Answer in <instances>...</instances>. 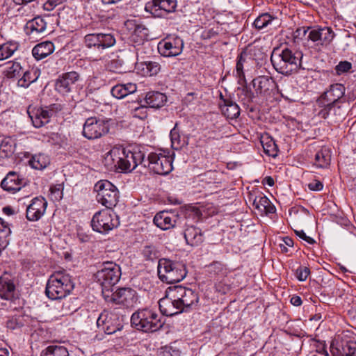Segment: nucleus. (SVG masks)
<instances>
[{
	"label": "nucleus",
	"mask_w": 356,
	"mask_h": 356,
	"mask_svg": "<svg viewBox=\"0 0 356 356\" xmlns=\"http://www.w3.org/2000/svg\"><path fill=\"white\" fill-rule=\"evenodd\" d=\"M303 54L301 51L293 52L284 48L280 53L273 51L270 60L274 68L280 74L289 75L297 72L302 67L301 60Z\"/></svg>",
	"instance_id": "nucleus-1"
},
{
	"label": "nucleus",
	"mask_w": 356,
	"mask_h": 356,
	"mask_svg": "<svg viewBox=\"0 0 356 356\" xmlns=\"http://www.w3.org/2000/svg\"><path fill=\"white\" fill-rule=\"evenodd\" d=\"M74 289L70 276L64 272L52 274L47 283L45 293L51 300L65 298Z\"/></svg>",
	"instance_id": "nucleus-2"
},
{
	"label": "nucleus",
	"mask_w": 356,
	"mask_h": 356,
	"mask_svg": "<svg viewBox=\"0 0 356 356\" xmlns=\"http://www.w3.org/2000/svg\"><path fill=\"white\" fill-rule=\"evenodd\" d=\"M131 323L138 330L144 332H153L162 327L164 323L155 311L143 309L132 314Z\"/></svg>",
	"instance_id": "nucleus-3"
},
{
	"label": "nucleus",
	"mask_w": 356,
	"mask_h": 356,
	"mask_svg": "<svg viewBox=\"0 0 356 356\" xmlns=\"http://www.w3.org/2000/svg\"><path fill=\"white\" fill-rule=\"evenodd\" d=\"M186 266L181 262H172L167 259H161L158 264V275L163 282L168 284L179 282L186 276Z\"/></svg>",
	"instance_id": "nucleus-4"
},
{
	"label": "nucleus",
	"mask_w": 356,
	"mask_h": 356,
	"mask_svg": "<svg viewBox=\"0 0 356 356\" xmlns=\"http://www.w3.org/2000/svg\"><path fill=\"white\" fill-rule=\"evenodd\" d=\"M121 276L120 267L115 263L107 261L103 263L95 274L97 282L102 286V291L110 293V289L116 284Z\"/></svg>",
	"instance_id": "nucleus-5"
},
{
	"label": "nucleus",
	"mask_w": 356,
	"mask_h": 356,
	"mask_svg": "<svg viewBox=\"0 0 356 356\" xmlns=\"http://www.w3.org/2000/svg\"><path fill=\"white\" fill-rule=\"evenodd\" d=\"M97 192L96 199L99 203L107 209L115 207L119 199V192L115 186L107 180L97 181L95 186Z\"/></svg>",
	"instance_id": "nucleus-6"
},
{
	"label": "nucleus",
	"mask_w": 356,
	"mask_h": 356,
	"mask_svg": "<svg viewBox=\"0 0 356 356\" xmlns=\"http://www.w3.org/2000/svg\"><path fill=\"white\" fill-rule=\"evenodd\" d=\"M145 161L151 172L160 175H166L173 169L172 156L163 152H152Z\"/></svg>",
	"instance_id": "nucleus-7"
},
{
	"label": "nucleus",
	"mask_w": 356,
	"mask_h": 356,
	"mask_svg": "<svg viewBox=\"0 0 356 356\" xmlns=\"http://www.w3.org/2000/svg\"><path fill=\"white\" fill-rule=\"evenodd\" d=\"M103 296L106 302L127 308L135 307L138 302L136 291L131 288L119 289L111 295L106 293V291L104 290Z\"/></svg>",
	"instance_id": "nucleus-8"
},
{
	"label": "nucleus",
	"mask_w": 356,
	"mask_h": 356,
	"mask_svg": "<svg viewBox=\"0 0 356 356\" xmlns=\"http://www.w3.org/2000/svg\"><path fill=\"white\" fill-rule=\"evenodd\" d=\"M170 289L174 293L171 297L177 300L183 312L197 307L199 297L193 290L181 285L170 286Z\"/></svg>",
	"instance_id": "nucleus-9"
},
{
	"label": "nucleus",
	"mask_w": 356,
	"mask_h": 356,
	"mask_svg": "<svg viewBox=\"0 0 356 356\" xmlns=\"http://www.w3.org/2000/svg\"><path fill=\"white\" fill-rule=\"evenodd\" d=\"M109 131L108 122L96 118H88L83 128V135L89 140L101 138Z\"/></svg>",
	"instance_id": "nucleus-10"
},
{
	"label": "nucleus",
	"mask_w": 356,
	"mask_h": 356,
	"mask_svg": "<svg viewBox=\"0 0 356 356\" xmlns=\"http://www.w3.org/2000/svg\"><path fill=\"white\" fill-rule=\"evenodd\" d=\"M121 162L120 171L124 172L134 170L139 165H142L145 168L147 166L145 154L138 149L135 148L132 150L123 148Z\"/></svg>",
	"instance_id": "nucleus-11"
},
{
	"label": "nucleus",
	"mask_w": 356,
	"mask_h": 356,
	"mask_svg": "<svg viewBox=\"0 0 356 356\" xmlns=\"http://www.w3.org/2000/svg\"><path fill=\"white\" fill-rule=\"evenodd\" d=\"M98 328L107 334H112L121 330L122 325L117 314L104 311L97 320Z\"/></svg>",
	"instance_id": "nucleus-12"
},
{
	"label": "nucleus",
	"mask_w": 356,
	"mask_h": 356,
	"mask_svg": "<svg viewBox=\"0 0 356 356\" xmlns=\"http://www.w3.org/2000/svg\"><path fill=\"white\" fill-rule=\"evenodd\" d=\"M248 200L252 204L257 214L261 216L273 213L275 211L274 205L261 193L250 192L248 196Z\"/></svg>",
	"instance_id": "nucleus-13"
},
{
	"label": "nucleus",
	"mask_w": 356,
	"mask_h": 356,
	"mask_svg": "<svg viewBox=\"0 0 356 356\" xmlns=\"http://www.w3.org/2000/svg\"><path fill=\"white\" fill-rule=\"evenodd\" d=\"M84 43L88 48L94 47L100 50L113 46L115 39L111 33H90L84 37Z\"/></svg>",
	"instance_id": "nucleus-14"
},
{
	"label": "nucleus",
	"mask_w": 356,
	"mask_h": 356,
	"mask_svg": "<svg viewBox=\"0 0 356 356\" xmlns=\"http://www.w3.org/2000/svg\"><path fill=\"white\" fill-rule=\"evenodd\" d=\"M176 0H152L145 5V10L154 17H163L175 11Z\"/></svg>",
	"instance_id": "nucleus-15"
},
{
	"label": "nucleus",
	"mask_w": 356,
	"mask_h": 356,
	"mask_svg": "<svg viewBox=\"0 0 356 356\" xmlns=\"http://www.w3.org/2000/svg\"><path fill=\"white\" fill-rule=\"evenodd\" d=\"M345 92L346 88L343 84H332L318 99V104L345 103Z\"/></svg>",
	"instance_id": "nucleus-16"
},
{
	"label": "nucleus",
	"mask_w": 356,
	"mask_h": 356,
	"mask_svg": "<svg viewBox=\"0 0 356 356\" xmlns=\"http://www.w3.org/2000/svg\"><path fill=\"white\" fill-rule=\"evenodd\" d=\"M79 79V74L75 71L63 73L56 79L55 89L63 95H68L72 91L75 83Z\"/></svg>",
	"instance_id": "nucleus-17"
},
{
	"label": "nucleus",
	"mask_w": 356,
	"mask_h": 356,
	"mask_svg": "<svg viewBox=\"0 0 356 356\" xmlns=\"http://www.w3.org/2000/svg\"><path fill=\"white\" fill-rule=\"evenodd\" d=\"M183 40L179 38H171L159 43L158 49L160 54L165 57L179 55L183 50Z\"/></svg>",
	"instance_id": "nucleus-18"
},
{
	"label": "nucleus",
	"mask_w": 356,
	"mask_h": 356,
	"mask_svg": "<svg viewBox=\"0 0 356 356\" xmlns=\"http://www.w3.org/2000/svg\"><path fill=\"white\" fill-rule=\"evenodd\" d=\"M173 295L174 293L170 287H169L166 291L165 296L160 299L159 302L160 311L163 315L167 316H172L183 312L177 300H174L171 297Z\"/></svg>",
	"instance_id": "nucleus-19"
},
{
	"label": "nucleus",
	"mask_w": 356,
	"mask_h": 356,
	"mask_svg": "<svg viewBox=\"0 0 356 356\" xmlns=\"http://www.w3.org/2000/svg\"><path fill=\"white\" fill-rule=\"evenodd\" d=\"M343 103L318 104L321 109L318 112V115L324 119L329 117L332 118L334 121H339L346 115V109L343 108Z\"/></svg>",
	"instance_id": "nucleus-20"
},
{
	"label": "nucleus",
	"mask_w": 356,
	"mask_h": 356,
	"mask_svg": "<svg viewBox=\"0 0 356 356\" xmlns=\"http://www.w3.org/2000/svg\"><path fill=\"white\" fill-rule=\"evenodd\" d=\"M124 25L129 31L130 39L134 43L140 44L147 39L148 29L135 20H127Z\"/></svg>",
	"instance_id": "nucleus-21"
},
{
	"label": "nucleus",
	"mask_w": 356,
	"mask_h": 356,
	"mask_svg": "<svg viewBox=\"0 0 356 356\" xmlns=\"http://www.w3.org/2000/svg\"><path fill=\"white\" fill-rule=\"evenodd\" d=\"M335 34L330 27L325 26L314 29L309 32L308 39L314 42H318L321 45H327L331 43Z\"/></svg>",
	"instance_id": "nucleus-22"
},
{
	"label": "nucleus",
	"mask_w": 356,
	"mask_h": 356,
	"mask_svg": "<svg viewBox=\"0 0 356 356\" xmlns=\"http://www.w3.org/2000/svg\"><path fill=\"white\" fill-rule=\"evenodd\" d=\"M47 202L42 197L33 199L31 204L26 209V218L30 221L40 220L46 210Z\"/></svg>",
	"instance_id": "nucleus-23"
},
{
	"label": "nucleus",
	"mask_w": 356,
	"mask_h": 356,
	"mask_svg": "<svg viewBox=\"0 0 356 356\" xmlns=\"http://www.w3.org/2000/svg\"><path fill=\"white\" fill-rule=\"evenodd\" d=\"M122 154L123 147H113L104 156V163L106 168L110 171L120 170Z\"/></svg>",
	"instance_id": "nucleus-24"
},
{
	"label": "nucleus",
	"mask_w": 356,
	"mask_h": 356,
	"mask_svg": "<svg viewBox=\"0 0 356 356\" xmlns=\"http://www.w3.org/2000/svg\"><path fill=\"white\" fill-rule=\"evenodd\" d=\"M25 185L24 179L15 172H10L1 183V188L8 192L15 193Z\"/></svg>",
	"instance_id": "nucleus-25"
},
{
	"label": "nucleus",
	"mask_w": 356,
	"mask_h": 356,
	"mask_svg": "<svg viewBox=\"0 0 356 356\" xmlns=\"http://www.w3.org/2000/svg\"><path fill=\"white\" fill-rule=\"evenodd\" d=\"M47 23L44 19L40 17H35L29 21L25 26L26 34L31 38H37L43 35L46 32Z\"/></svg>",
	"instance_id": "nucleus-26"
},
{
	"label": "nucleus",
	"mask_w": 356,
	"mask_h": 356,
	"mask_svg": "<svg viewBox=\"0 0 356 356\" xmlns=\"http://www.w3.org/2000/svg\"><path fill=\"white\" fill-rule=\"evenodd\" d=\"M15 286L11 276L5 273L0 277V297L5 300H11L14 298Z\"/></svg>",
	"instance_id": "nucleus-27"
},
{
	"label": "nucleus",
	"mask_w": 356,
	"mask_h": 356,
	"mask_svg": "<svg viewBox=\"0 0 356 356\" xmlns=\"http://www.w3.org/2000/svg\"><path fill=\"white\" fill-rule=\"evenodd\" d=\"M253 87L259 94H266L275 87V82L271 77L260 76L253 80Z\"/></svg>",
	"instance_id": "nucleus-28"
},
{
	"label": "nucleus",
	"mask_w": 356,
	"mask_h": 356,
	"mask_svg": "<svg viewBox=\"0 0 356 356\" xmlns=\"http://www.w3.org/2000/svg\"><path fill=\"white\" fill-rule=\"evenodd\" d=\"M167 97L162 92L156 91L148 92L145 97L146 106L151 108H160L164 106Z\"/></svg>",
	"instance_id": "nucleus-29"
},
{
	"label": "nucleus",
	"mask_w": 356,
	"mask_h": 356,
	"mask_svg": "<svg viewBox=\"0 0 356 356\" xmlns=\"http://www.w3.org/2000/svg\"><path fill=\"white\" fill-rule=\"evenodd\" d=\"M54 51V44L51 42L46 41L35 45L32 50V54L37 60H42L51 54Z\"/></svg>",
	"instance_id": "nucleus-30"
},
{
	"label": "nucleus",
	"mask_w": 356,
	"mask_h": 356,
	"mask_svg": "<svg viewBox=\"0 0 356 356\" xmlns=\"http://www.w3.org/2000/svg\"><path fill=\"white\" fill-rule=\"evenodd\" d=\"M137 90L135 83H128L126 84H118L111 88L112 95L117 99H122L129 94H132Z\"/></svg>",
	"instance_id": "nucleus-31"
},
{
	"label": "nucleus",
	"mask_w": 356,
	"mask_h": 356,
	"mask_svg": "<svg viewBox=\"0 0 356 356\" xmlns=\"http://www.w3.org/2000/svg\"><path fill=\"white\" fill-rule=\"evenodd\" d=\"M220 109L222 114L229 119H236L240 115V108L238 104L230 99H222Z\"/></svg>",
	"instance_id": "nucleus-32"
},
{
	"label": "nucleus",
	"mask_w": 356,
	"mask_h": 356,
	"mask_svg": "<svg viewBox=\"0 0 356 356\" xmlns=\"http://www.w3.org/2000/svg\"><path fill=\"white\" fill-rule=\"evenodd\" d=\"M137 70L144 76L156 75L161 70V65L154 61H146L138 64Z\"/></svg>",
	"instance_id": "nucleus-33"
},
{
	"label": "nucleus",
	"mask_w": 356,
	"mask_h": 356,
	"mask_svg": "<svg viewBox=\"0 0 356 356\" xmlns=\"http://www.w3.org/2000/svg\"><path fill=\"white\" fill-rule=\"evenodd\" d=\"M184 238L188 244L196 245L202 241L201 231L193 225H188L184 231Z\"/></svg>",
	"instance_id": "nucleus-34"
},
{
	"label": "nucleus",
	"mask_w": 356,
	"mask_h": 356,
	"mask_svg": "<svg viewBox=\"0 0 356 356\" xmlns=\"http://www.w3.org/2000/svg\"><path fill=\"white\" fill-rule=\"evenodd\" d=\"M252 60L245 52H242L237 58L236 65V76L238 78V83H242L245 81L244 68L248 65L249 61Z\"/></svg>",
	"instance_id": "nucleus-35"
},
{
	"label": "nucleus",
	"mask_w": 356,
	"mask_h": 356,
	"mask_svg": "<svg viewBox=\"0 0 356 356\" xmlns=\"http://www.w3.org/2000/svg\"><path fill=\"white\" fill-rule=\"evenodd\" d=\"M331 152L329 148L323 147L315 155V165L320 168H325L330 165Z\"/></svg>",
	"instance_id": "nucleus-36"
},
{
	"label": "nucleus",
	"mask_w": 356,
	"mask_h": 356,
	"mask_svg": "<svg viewBox=\"0 0 356 356\" xmlns=\"http://www.w3.org/2000/svg\"><path fill=\"white\" fill-rule=\"evenodd\" d=\"M22 67L19 62L9 61L5 64L3 74L9 79L19 76L22 73Z\"/></svg>",
	"instance_id": "nucleus-37"
},
{
	"label": "nucleus",
	"mask_w": 356,
	"mask_h": 356,
	"mask_svg": "<svg viewBox=\"0 0 356 356\" xmlns=\"http://www.w3.org/2000/svg\"><path fill=\"white\" fill-rule=\"evenodd\" d=\"M18 47V43L15 41H9L0 44V61L11 57Z\"/></svg>",
	"instance_id": "nucleus-38"
},
{
	"label": "nucleus",
	"mask_w": 356,
	"mask_h": 356,
	"mask_svg": "<svg viewBox=\"0 0 356 356\" xmlns=\"http://www.w3.org/2000/svg\"><path fill=\"white\" fill-rule=\"evenodd\" d=\"M40 356H70V353L63 346L51 345L41 352Z\"/></svg>",
	"instance_id": "nucleus-39"
},
{
	"label": "nucleus",
	"mask_w": 356,
	"mask_h": 356,
	"mask_svg": "<svg viewBox=\"0 0 356 356\" xmlns=\"http://www.w3.org/2000/svg\"><path fill=\"white\" fill-rule=\"evenodd\" d=\"M261 143L262 145L264 152L272 157H275L277 155L278 148L275 140L269 136H262L261 138Z\"/></svg>",
	"instance_id": "nucleus-40"
},
{
	"label": "nucleus",
	"mask_w": 356,
	"mask_h": 356,
	"mask_svg": "<svg viewBox=\"0 0 356 356\" xmlns=\"http://www.w3.org/2000/svg\"><path fill=\"white\" fill-rule=\"evenodd\" d=\"M113 217L117 216L111 209H103L97 212L91 220V222H112Z\"/></svg>",
	"instance_id": "nucleus-41"
},
{
	"label": "nucleus",
	"mask_w": 356,
	"mask_h": 356,
	"mask_svg": "<svg viewBox=\"0 0 356 356\" xmlns=\"http://www.w3.org/2000/svg\"><path fill=\"white\" fill-rule=\"evenodd\" d=\"M49 158L44 154H38L32 156L29 161L31 166L37 170H42L49 164Z\"/></svg>",
	"instance_id": "nucleus-42"
},
{
	"label": "nucleus",
	"mask_w": 356,
	"mask_h": 356,
	"mask_svg": "<svg viewBox=\"0 0 356 356\" xmlns=\"http://www.w3.org/2000/svg\"><path fill=\"white\" fill-rule=\"evenodd\" d=\"M277 22V19L272 17L268 13H264L259 15L254 22V25L257 29H262L271 25L274 22Z\"/></svg>",
	"instance_id": "nucleus-43"
},
{
	"label": "nucleus",
	"mask_w": 356,
	"mask_h": 356,
	"mask_svg": "<svg viewBox=\"0 0 356 356\" xmlns=\"http://www.w3.org/2000/svg\"><path fill=\"white\" fill-rule=\"evenodd\" d=\"M11 231L7 224H0V252L5 249L9 243Z\"/></svg>",
	"instance_id": "nucleus-44"
},
{
	"label": "nucleus",
	"mask_w": 356,
	"mask_h": 356,
	"mask_svg": "<svg viewBox=\"0 0 356 356\" xmlns=\"http://www.w3.org/2000/svg\"><path fill=\"white\" fill-rule=\"evenodd\" d=\"M170 136L171 140V145L173 149H179L184 145L185 141L184 139H181V136L176 127H174L170 131Z\"/></svg>",
	"instance_id": "nucleus-45"
},
{
	"label": "nucleus",
	"mask_w": 356,
	"mask_h": 356,
	"mask_svg": "<svg viewBox=\"0 0 356 356\" xmlns=\"http://www.w3.org/2000/svg\"><path fill=\"white\" fill-rule=\"evenodd\" d=\"M37 76L32 74L31 72H25L23 76L18 81V86L27 88L29 86L36 81Z\"/></svg>",
	"instance_id": "nucleus-46"
},
{
	"label": "nucleus",
	"mask_w": 356,
	"mask_h": 356,
	"mask_svg": "<svg viewBox=\"0 0 356 356\" xmlns=\"http://www.w3.org/2000/svg\"><path fill=\"white\" fill-rule=\"evenodd\" d=\"M171 215L172 213L168 211H160L154 216L153 222H161V220H163V222H172V221L175 222L176 220H172L170 216Z\"/></svg>",
	"instance_id": "nucleus-47"
},
{
	"label": "nucleus",
	"mask_w": 356,
	"mask_h": 356,
	"mask_svg": "<svg viewBox=\"0 0 356 356\" xmlns=\"http://www.w3.org/2000/svg\"><path fill=\"white\" fill-rule=\"evenodd\" d=\"M208 270L210 273L214 275H225L226 273V268L225 266L219 261H215L208 266Z\"/></svg>",
	"instance_id": "nucleus-48"
},
{
	"label": "nucleus",
	"mask_w": 356,
	"mask_h": 356,
	"mask_svg": "<svg viewBox=\"0 0 356 356\" xmlns=\"http://www.w3.org/2000/svg\"><path fill=\"white\" fill-rule=\"evenodd\" d=\"M90 226L93 231L102 234H107L115 227L114 224H90Z\"/></svg>",
	"instance_id": "nucleus-49"
},
{
	"label": "nucleus",
	"mask_w": 356,
	"mask_h": 356,
	"mask_svg": "<svg viewBox=\"0 0 356 356\" xmlns=\"http://www.w3.org/2000/svg\"><path fill=\"white\" fill-rule=\"evenodd\" d=\"M144 257L147 260L153 261L159 257V253L154 246H145L143 250Z\"/></svg>",
	"instance_id": "nucleus-50"
},
{
	"label": "nucleus",
	"mask_w": 356,
	"mask_h": 356,
	"mask_svg": "<svg viewBox=\"0 0 356 356\" xmlns=\"http://www.w3.org/2000/svg\"><path fill=\"white\" fill-rule=\"evenodd\" d=\"M28 113L35 127L40 128L44 124H47L46 122H43L42 117L37 115V113L35 111L28 110Z\"/></svg>",
	"instance_id": "nucleus-51"
},
{
	"label": "nucleus",
	"mask_w": 356,
	"mask_h": 356,
	"mask_svg": "<svg viewBox=\"0 0 356 356\" xmlns=\"http://www.w3.org/2000/svg\"><path fill=\"white\" fill-rule=\"evenodd\" d=\"M33 111L37 113L38 115L42 117L43 122L46 123L49 122V119L53 116L52 110H48L47 108H34Z\"/></svg>",
	"instance_id": "nucleus-52"
},
{
	"label": "nucleus",
	"mask_w": 356,
	"mask_h": 356,
	"mask_svg": "<svg viewBox=\"0 0 356 356\" xmlns=\"http://www.w3.org/2000/svg\"><path fill=\"white\" fill-rule=\"evenodd\" d=\"M161 356H181V355L179 349L170 346L162 348Z\"/></svg>",
	"instance_id": "nucleus-53"
},
{
	"label": "nucleus",
	"mask_w": 356,
	"mask_h": 356,
	"mask_svg": "<svg viewBox=\"0 0 356 356\" xmlns=\"http://www.w3.org/2000/svg\"><path fill=\"white\" fill-rule=\"evenodd\" d=\"M352 67V64L348 61H341L335 67V71L337 74L341 75L345 72H348Z\"/></svg>",
	"instance_id": "nucleus-54"
},
{
	"label": "nucleus",
	"mask_w": 356,
	"mask_h": 356,
	"mask_svg": "<svg viewBox=\"0 0 356 356\" xmlns=\"http://www.w3.org/2000/svg\"><path fill=\"white\" fill-rule=\"evenodd\" d=\"M310 274V270L306 266H300L296 272V277L300 281H305Z\"/></svg>",
	"instance_id": "nucleus-55"
},
{
	"label": "nucleus",
	"mask_w": 356,
	"mask_h": 356,
	"mask_svg": "<svg viewBox=\"0 0 356 356\" xmlns=\"http://www.w3.org/2000/svg\"><path fill=\"white\" fill-rule=\"evenodd\" d=\"M343 354L345 356H356V342L347 343L343 348Z\"/></svg>",
	"instance_id": "nucleus-56"
},
{
	"label": "nucleus",
	"mask_w": 356,
	"mask_h": 356,
	"mask_svg": "<svg viewBox=\"0 0 356 356\" xmlns=\"http://www.w3.org/2000/svg\"><path fill=\"white\" fill-rule=\"evenodd\" d=\"M51 196L54 200H60L63 198V188L60 185L52 186L50 188Z\"/></svg>",
	"instance_id": "nucleus-57"
},
{
	"label": "nucleus",
	"mask_w": 356,
	"mask_h": 356,
	"mask_svg": "<svg viewBox=\"0 0 356 356\" xmlns=\"http://www.w3.org/2000/svg\"><path fill=\"white\" fill-rule=\"evenodd\" d=\"M66 0H47L44 4V10L51 11L54 10L57 6L62 4Z\"/></svg>",
	"instance_id": "nucleus-58"
},
{
	"label": "nucleus",
	"mask_w": 356,
	"mask_h": 356,
	"mask_svg": "<svg viewBox=\"0 0 356 356\" xmlns=\"http://www.w3.org/2000/svg\"><path fill=\"white\" fill-rule=\"evenodd\" d=\"M0 150L6 152V156L12 154L14 152V147L8 141H3L0 146Z\"/></svg>",
	"instance_id": "nucleus-59"
},
{
	"label": "nucleus",
	"mask_w": 356,
	"mask_h": 356,
	"mask_svg": "<svg viewBox=\"0 0 356 356\" xmlns=\"http://www.w3.org/2000/svg\"><path fill=\"white\" fill-rule=\"evenodd\" d=\"M147 106H141L137 107L134 111V116L143 119L147 116L146 113Z\"/></svg>",
	"instance_id": "nucleus-60"
},
{
	"label": "nucleus",
	"mask_w": 356,
	"mask_h": 356,
	"mask_svg": "<svg viewBox=\"0 0 356 356\" xmlns=\"http://www.w3.org/2000/svg\"><path fill=\"white\" fill-rule=\"evenodd\" d=\"M308 188L313 191H320L323 188V184L318 180H314L308 184Z\"/></svg>",
	"instance_id": "nucleus-61"
},
{
	"label": "nucleus",
	"mask_w": 356,
	"mask_h": 356,
	"mask_svg": "<svg viewBox=\"0 0 356 356\" xmlns=\"http://www.w3.org/2000/svg\"><path fill=\"white\" fill-rule=\"evenodd\" d=\"M297 236L307 242L309 244H314L315 241L310 236L306 235L303 230H295Z\"/></svg>",
	"instance_id": "nucleus-62"
},
{
	"label": "nucleus",
	"mask_w": 356,
	"mask_h": 356,
	"mask_svg": "<svg viewBox=\"0 0 356 356\" xmlns=\"http://www.w3.org/2000/svg\"><path fill=\"white\" fill-rule=\"evenodd\" d=\"M77 232L78 237L81 242H87L90 240V236L87 234H83L80 228L77 229Z\"/></svg>",
	"instance_id": "nucleus-63"
},
{
	"label": "nucleus",
	"mask_w": 356,
	"mask_h": 356,
	"mask_svg": "<svg viewBox=\"0 0 356 356\" xmlns=\"http://www.w3.org/2000/svg\"><path fill=\"white\" fill-rule=\"evenodd\" d=\"M302 300L300 296H293L291 298V303L294 306H300L302 305Z\"/></svg>",
	"instance_id": "nucleus-64"
}]
</instances>
